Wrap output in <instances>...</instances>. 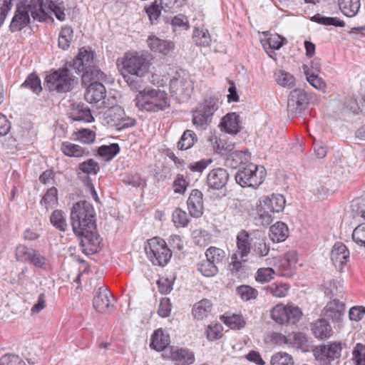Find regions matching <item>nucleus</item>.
<instances>
[{
    "label": "nucleus",
    "mask_w": 365,
    "mask_h": 365,
    "mask_svg": "<svg viewBox=\"0 0 365 365\" xmlns=\"http://www.w3.org/2000/svg\"><path fill=\"white\" fill-rule=\"evenodd\" d=\"M70 220L74 234L81 237L83 252L97 253L101 249V238L97 232L93 207H72Z\"/></svg>",
    "instance_id": "obj_1"
},
{
    "label": "nucleus",
    "mask_w": 365,
    "mask_h": 365,
    "mask_svg": "<svg viewBox=\"0 0 365 365\" xmlns=\"http://www.w3.org/2000/svg\"><path fill=\"white\" fill-rule=\"evenodd\" d=\"M135 106L141 110L158 112L170 107L168 95L164 91L144 88L136 95Z\"/></svg>",
    "instance_id": "obj_2"
},
{
    "label": "nucleus",
    "mask_w": 365,
    "mask_h": 365,
    "mask_svg": "<svg viewBox=\"0 0 365 365\" xmlns=\"http://www.w3.org/2000/svg\"><path fill=\"white\" fill-rule=\"evenodd\" d=\"M76 78L65 63L61 68L51 70L44 78V86L50 92L66 93L72 91Z\"/></svg>",
    "instance_id": "obj_3"
},
{
    "label": "nucleus",
    "mask_w": 365,
    "mask_h": 365,
    "mask_svg": "<svg viewBox=\"0 0 365 365\" xmlns=\"http://www.w3.org/2000/svg\"><path fill=\"white\" fill-rule=\"evenodd\" d=\"M220 95L206 96L192 111V123L199 130H205L211 123L214 113L218 110L221 101Z\"/></svg>",
    "instance_id": "obj_4"
},
{
    "label": "nucleus",
    "mask_w": 365,
    "mask_h": 365,
    "mask_svg": "<svg viewBox=\"0 0 365 365\" xmlns=\"http://www.w3.org/2000/svg\"><path fill=\"white\" fill-rule=\"evenodd\" d=\"M144 249L147 257L155 265L165 266L172 256L165 240L158 237L148 240Z\"/></svg>",
    "instance_id": "obj_5"
},
{
    "label": "nucleus",
    "mask_w": 365,
    "mask_h": 365,
    "mask_svg": "<svg viewBox=\"0 0 365 365\" xmlns=\"http://www.w3.org/2000/svg\"><path fill=\"white\" fill-rule=\"evenodd\" d=\"M193 86L189 74L182 69L177 70L170 81V91L178 101H185L190 96Z\"/></svg>",
    "instance_id": "obj_6"
},
{
    "label": "nucleus",
    "mask_w": 365,
    "mask_h": 365,
    "mask_svg": "<svg viewBox=\"0 0 365 365\" xmlns=\"http://www.w3.org/2000/svg\"><path fill=\"white\" fill-rule=\"evenodd\" d=\"M302 312L295 306L277 304L271 310V317L279 324H295L301 319Z\"/></svg>",
    "instance_id": "obj_7"
},
{
    "label": "nucleus",
    "mask_w": 365,
    "mask_h": 365,
    "mask_svg": "<svg viewBox=\"0 0 365 365\" xmlns=\"http://www.w3.org/2000/svg\"><path fill=\"white\" fill-rule=\"evenodd\" d=\"M123 68L129 74L145 76L150 66V60L144 55H132L126 53L123 58Z\"/></svg>",
    "instance_id": "obj_8"
},
{
    "label": "nucleus",
    "mask_w": 365,
    "mask_h": 365,
    "mask_svg": "<svg viewBox=\"0 0 365 365\" xmlns=\"http://www.w3.org/2000/svg\"><path fill=\"white\" fill-rule=\"evenodd\" d=\"M309 98L303 89L292 90L288 97L287 112L292 117L300 115L308 107Z\"/></svg>",
    "instance_id": "obj_9"
},
{
    "label": "nucleus",
    "mask_w": 365,
    "mask_h": 365,
    "mask_svg": "<svg viewBox=\"0 0 365 365\" xmlns=\"http://www.w3.org/2000/svg\"><path fill=\"white\" fill-rule=\"evenodd\" d=\"M66 66L75 70L76 73L80 74L85 70L95 65L94 53L85 47L79 48L78 54L73 58L66 61Z\"/></svg>",
    "instance_id": "obj_10"
},
{
    "label": "nucleus",
    "mask_w": 365,
    "mask_h": 365,
    "mask_svg": "<svg viewBox=\"0 0 365 365\" xmlns=\"http://www.w3.org/2000/svg\"><path fill=\"white\" fill-rule=\"evenodd\" d=\"M258 167L253 163H249L242 167L235 174L236 182L242 187H253L256 189L262 182V178L257 175Z\"/></svg>",
    "instance_id": "obj_11"
},
{
    "label": "nucleus",
    "mask_w": 365,
    "mask_h": 365,
    "mask_svg": "<svg viewBox=\"0 0 365 365\" xmlns=\"http://www.w3.org/2000/svg\"><path fill=\"white\" fill-rule=\"evenodd\" d=\"M26 6L27 0H19L16 3L14 14L9 24V31L11 33L21 31L31 24V16Z\"/></svg>",
    "instance_id": "obj_12"
},
{
    "label": "nucleus",
    "mask_w": 365,
    "mask_h": 365,
    "mask_svg": "<svg viewBox=\"0 0 365 365\" xmlns=\"http://www.w3.org/2000/svg\"><path fill=\"white\" fill-rule=\"evenodd\" d=\"M341 351L340 342H331L327 345H320L313 349V354L316 359L329 363L334 359L339 358Z\"/></svg>",
    "instance_id": "obj_13"
},
{
    "label": "nucleus",
    "mask_w": 365,
    "mask_h": 365,
    "mask_svg": "<svg viewBox=\"0 0 365 365\" xmlns=\"http://www.w3.org/2000/svg\"><path fill=\"white\" fill-rule=\"evenodd\" d=\"M43 0H27L26 9L31 17L38 22H46L53 19L51 13L46 10Z\"/></svg>",
    "instance_id": "obj_14"
},
{
    "label": "nucleus",
    "mask_w": 365,
    "mask_h": 365,
    "mask_svg": "<svg viewBox=\"0 0 365 365\" xmlns=\"http://www.w3.org/2000/svg\"><path fill=\"white\" fill-rule=\"evenodd\" d=\"M148 46L151 51L163 56H169L175 50V43L170 40L162 39L150 35L147 39Z\"/></svg>",
    "instance_id": "obj_15"
},
{
    "label": "nucleus",
    "mask_w": 365,
    "mask_h": 365,
    "mask_svg": "<svg viewBox=\"0 0 365 365\" xmlns=\"http://www.w3.org/2000/svg\"><path fill=\"white\" fill-rule=\"evenodd\" d=\"M113 297L110 292L105 286H101L98 289L93 300V307L99 312L106 313L109 310L110 307L113 306Z\"/></svg>",
    "instance_id": "obj_16"
},
{
    "label": "nucleus",
    "mask_w": 365,
    "mask_h": 365,
    "mask_svg": "<svg viewBox=\"0 0 365 365\" xmlns=\"http://www.w3.org/2000/svg\"><path fill=\"white\" fill-rule=\"evenodd\" d=\"M297 261V252L292 250L278 258L274 264L279 275L289 277L292 275V269Z\"/></svg>",
    "instance_id": "obj_17"
},
{
    "label": "nucleus",
    "mask_w": 365,
    "mask_h": 365,
    "mask_svg": "<svg viewBox=\"0 0 365 365\" xmlns=\"http://www.w3.org/2000/svg\"><path fill=\"white\" fill-rule=\"evenodd\" d=\"M229 173L227 170L221 168H215L210 171L207 176V185L213 190H221L227 183Z\"/></svg>",
    "instance_id": "obj_18"
},
{
    "label": "nucleus",
    "mask_w": 365,
    "mask_h": 365,
    "mask_svg": "<svg viewBox=\"0 0 365 365\" xmlns=\"http://www.w3.org/2000/svg\"><path fill=\"white\" fill-rule=\"evenodd\" d=\"M69 115V117L75 121L91 123L94 120L91 109L81 101H73L71 103Z\"/></svg>",
    "instance_id": "obj_19"
},
{
    "label": "nucleus",
    "mask_w": 365,
    "mask_h": 365,
    "mask_svg": "<svg viewBox=\"0 0 365 365\" xmlns=\"http://www.w3.org/2000/svg\"><path fill=\"white\" fill-rule=\"evenodd\" d=\"M86 86L84 97L89 103H98L105 98L106 90L102 82H91Z\"/></svg>",
    "instance_id": "obj_20"
},
{
    "label": "nucleus",
    "mask_w": 365,
    "mask_h": 365,
    "mask_svg": "<svg viewBox=\"0 0 365 365\" xmlns=\"http://www.w3.org/2000/svg\"><path fill=\"white\" fill-rule=\"evenodd\" d=\"M251 155L247 150L244 151L235 150L225 159V165L235 169L240 165H247L250 163Z\"/></svg>",
    "instance_id": "obj_21"
},
{
    "label": "nucleus",
    "mask_w": 365,
    "mask_h": 365,
    "mask_svg": "<svg viewBox=\"0 0 365 365\" xmlns=\"http://www.w3.org/2000/svg\"><path fill=\"white\" fill-rule=\"evenodd\" d=\"M349 257V251L342 242H336L331 252V259L336 267H342Z\"/></svg>",
    "instance_id": "obj_22"
},
{
    "label": "nucleus",
    "mask_w": 365,
    "mask_h": 365,
    "mask_svg": "<svg viewBox=\"0 0 365 365\" xmlns=\"http://www.w3.org/2000/svg\"><path fill=\"white\" fill-rule=\"evenodd\" d=\"M263 34L265 38L260 41L264 50H279L287 43L286 38L277 34H269L268 31Z\"/></svg>",
    "instance_id": "obj_23"
},
{
    "label": "nucleus",
    "mask_w": 365,
    "mask_h": 365,
    "mask_svg": "<svg viewBox=\"0 0 365 365\" xmlns=\"http://www.w3.org/2000/svg\"><path fill=\"white\" fill-rule=\"evenodd\" d=\"M345 310V305L337 299L329 302L324 309V316L333 322H339Z\"/></svg>",
    "instance_id": "obj_24"
},
{
    "label": "nucleus",
    "mask_w": 365,
    "mask_h": 365,
    "mask_svg": "<svg viewBox=\"0 0 365 365\" xmlns=\"http://www.w3.org/2000/svg\"><path fill=\"white\" fill-rule=\"evenodd\" d=\"M106 78V75L96 65L82 72L81 83L83 86L91 82H101Z\"/></svg>",
    "instance_id": "obj_25"
},
{
    "label": "nucleus",
    "mask_w": 365,
    "mask_h": 365,
    "mask_svg": "<svg viewBox=\"0 0 365 365\" xmlns=\"http://www.w3.org/2000/svg\"><path fill=\"white\" fill-rule=\"evenodd\" d=\"M222 130L230 134H237L240 132V116L235 113H227L220 123Z\"/></svg>",
    "instance_id": "obj_26"
},
{
    "label": "nucleus",
    "mask_w": 365,
    "mask_h": 365,
    "mask_svg": "<svg viewBox=\"0 0 365 365\" xmlns=\"http://www.w3.org/2000/svg\"><path fill=\"white\" fill-rule=\"evenodd\" d=\"M312 331L315 337L320 339L329 338L333 332L331 325L324 319H318L312 324Z\"/></svg>",
    "instance_id": "obj_27"
},
{
    "label": "nucleus",
    "mask_w": 365,
    "mask_h": 365,
    "mask_svg": "<svg viewBox=\"0 0 365 365\" xmlns=\"http://www.w3.org/2000/svg\"><path fill=\"white\" fill-rule=\"evenodd\" d=\"M288 232L287 225L282 222H277L270 227L269 237L273 242H280L287 238Z\"/></svg>",
    "instance_id": "obj_28"
},
{
    "label": "nucleus",
    "mask_w": 365,
    "mask_h": 365,
    "mask_svg": "<svg viewBox=\"0 0 365 365\" xmlns=\"http://www.w3.org/2000/svg\"><path fill=\"white\" fill-rule=\"evenodd\" d=\"M253 240L254 238L250 237V234L245 230L240 231L237 235V245L242 257L247 256L250 252Z\"/></svg>",
    "instance_id": "obj_29"
},
{
    "label": "nucleus",
    "mask_w": 365,
    "mask_h": 365,
    "mask_svg": "<svg viewBox=\"0 0 365 365\" xmlns=\"http://www.w3.org/2000/svg\"><path fill=\"white\" fill-rule=\"evenodd\" d=\"M255 241L252 242V250L255 255L259 257L267 256L269 252V246L265 242V237L262 232H255Z\"/></svg>",
    "instance_id": "obj_30"
},
{
    "label": "nucleus",
    "mask_w": 365,
    "mask_h": 365,
    "mask_svg": "<svg viewBox=\"0 0 365 365\" xmlns=\"http://www.w3.org/2000/svg\"><path fill=\"white\" fill-rule=\"evenodd\" d=\"M61 150L63 153L68 157L81 158L83 155H88L89 152L81 146L73 144L68 141L61 143Z\"/></svg>",
    "instance_id": "obj_31"
},
{
    "label": "nucleus",
    "mask_w": 365,
    "mask_h": 365,
    "mask_svg": "<svg viewBox=\"0 0 365 365\" xmlns=\"http://www.w3.org/2000/svg\"><path fill=\"white\" fill-rule=\"evenodd\" d=\"M250 215H254L255 223L257 226H267L272 222V217L270 212L263 207H256L252 209Z\"/></svg>",
    "instance_id": "obj_32"
},
{
    "label": "nucleus",
    "mask_w": 365,
    "mask_h": 365,
    "mask_svg": "<svg viewBox=\"0 0 365 365\" xmlns=\"http://www.w3.org/2000/svg\"><path fill=\"white\" fill-rule=\"evenodd\" d=\"M20 88L29 89L37 96H39L43 91L41 81L36 73L29 74Z\"/></svg>",
    "instance_id": "obj_33"
},
{
    "label": "nucleus",
    "mask_w": 365,
    "mask_h": 365,
    "mask_svg": "<svg viewBox=\"0 0 365 365\" xmlns=\"http://www.w3.org/2000/svg\"><path fill=\"white\" fill-rule=\"evenodd\" d=\"M170 344V337L168 334L163 332L161 329L155 331L151 338L150 346L157 350L163 351Z\"/></svg>",
    "instance_id": "obj_34"
},
{
    "label": "nucleus",
    "mask_w": 365,
    "mask_h": 365,
    "mask_svg": "<svg viewBox=\"0 0 365 365\" xmlns=\"http://www.w3.org/2000/svg\"><path fill=\"white\" fill-rule=\"evenodd\" d=\"M176 365H190L195 361L194 354L187 349H180L171 354Z\"/></svg>",
    "instance_id": "obj_35"
},
{
    "label": "nucleus",
    "mask_w": 365,
    "mask_h": 365,
    "mask_svg": "<svg viewBox=\"0 0 365 365\" xmlns=\"http://www.w3.org/2000/svg\"><path fill=\"white\" fill-rule=\"evenodd\" d=\"M341 11L347 17H353L358 13L361 4L360 0H338Z\"/></svg>",
    "instance_id": "obj_36"
},
{
    "label": "nucleus",
    "mask_w": 365,
    "mask_h": 365,
    "mask_svg": "<svg viewBox=\"0 0 365 365\" xmlns=\"http://www.w3.org/2000/svg\"><path fill=\"white\" fill-rule=\"evenodd\" d=\"M205 255L206 258L218 268L225 263L227 259L225 252L216 247H210L205 251Z\"/></svg>",
    "instance_id": "obj_37"
},
{
    "label": "nucleus",
    "mask_w": 365,
    "mask_h": 365,
    "mask_svg": "<svg viewBox=\"0 0 365 365\" xmlns=\"http://www.w3.org/2000/svg\"><path fill=\"white\" fill-rule=\"evenodd\" d=\"M212 311V304L210 300L204 299L195 303L192 307V313L197 319L207 317Z\"/></svg>",
    "instance_id": "obj_38"
},
{
    "label": "nucleus",
    "mask_w": 365,
    "mask_h": 365,
    "mask_svg": "<svg viewBox=\"0 0 365 365\" xmlns=\"http://www.w3.org/2000/svg\"><path fill=\"white\" fill-rule=\"evenodd\" d=\"M73 36V30L71 26L66 25L61 27L58 39V46L63 51L69 48Z\"/></svg>",
    "instance_id": "obj_39"
},
{
    "label": "nucleus",
    "mask_w": 365,
    "mask_h": 365,
    "mask_svg": "<svg viewBox=\"0 0 365 365\" xmlns=\"http://www.w3.org/2000/svg\"><path fill=\"white\" fill-rule=\"evenodd\" d=\"M197 141V135L191 130H186L180 137L177 147L180 150H186L192 148Z\"/></svg>",
    "instance_id": "obj_40"
},
{
    "label": "nucleus",
    "mask_w": 365,
    "mask_h": 365,
    "mask_svg": "<svg viewBox=\"0 0 365 365\" xmlns=\"http://www.w3.org/2000/svg\"><path fill=\"white\" fill-rule=\"evenodd\" d=\"M285 197L279 193H272L268 195H263L259 199L258 205H290L286 204Z\"/></svg>",
    "instance_id": "obj_41"
},
{
    "label": "nucleus",
    "mask_w": 365,
    "mask_h": 365,
    "mask_svg": "<svg viewBox=\"0 0 365 365\" xmlns=\"http://www.w3.org/2000/svg\"><path fill=\"white\" fill-rule=\"evenodd\" d=\"M47 8L53 13L56 18L61 21L66 19L64 2L61 0H46Z\"/></svg>",
    "instance_id": "obj_42"
},
{
    "label": "nucleus",
    "mask_w": 365,
    "mask_h": 365,
    "mask_svg": "<svg viewBox=\"0 0 365 365\" xmlns=\"http://www.w3.org/2000/svg\"><path fill=\"white\" fill-rule=\"evenodd\" d=\"M293 346L306 352L309 351V344L307 336L302 332L290 334V344Z\"/></svg>",
    "instance_id": "obj_43"
},
{
    "label": "nucleus",
    "mask_w": 365,
    "mask_h": 365,
    "mask_svg": "<svg viewBox=\"0 0 365 365\" xmlns=\"http://www.w3.org/2000/svg\"><path fill=\"white\" fill-rule=\"evenodd\" d=\"M311 21L325 26H334L336 27L345 26V22L338 17H328L320 14H317L312 16Z\"/></svg>",
    "instance_id": "obj_44"
},
{
    "label": "nucleus",
    "mask_w": 365,
    "mask_h": 365,
    "mask_svg": "<svg viewBox=\"0 0 365 365\" xmlns=\"http://www.w3.org/2000/svg\"><path fill=\"white\" fill-rule=\"evenodd\" d=\"M29 263L44 271H48L51 269V263L49 259L45 256L42 255L38 250L35 249L32 253Z\"/></svg>",
    "instance_id": "obj_45"
},
{
    "label": "nucleus",
    "mask_w": 365,
    "mask_h": 365,
    "mask_svg": "<svg viewBox=\"0 0 365 365\" xmlns=\"http://www.w3.org/2000/svg\"><path fill=\"white\" fill-rule=\"evenodd\" d=\"M275 81L277 84L284 88H292L295 86V78L291 73L279 70L274 73Z\"/></svg>",
    "instance_id": "obj_46"
},
{
    "label": "nucleus",
    "mask_w": 365,
    "mask_h": 365,
    "mask_svg": "<svg viewBox=\"0 0 365 365\" xmlns=\"http://www.w3.org/2000/svg\"><path fill=\"white\" fill-rule=\"evenodd\" d=\"M120 150L118 143H111L108 145H103L98 147L97 150L98 154L108 161L113 159Z\"/></svg>",
    "instance_id": "obj_47"
},
{
    "label": "nucleus",
    "mask_w": 365,
    "mask_h": 365,
    "mask_svg": "<svg viewBox=\"0 0 365 365\" xmlns=\"http://www.w3.org/2000/svg\"><path fill=\"white\" fill-rule=\"evenodd\" d=\"M50 222L52 225L61 232H66L68 228L65 214L59 210H54L51 217Z\"/></svg>",
    "instance_id": "obj_48"
},
{
    "label": "nucleus",
    "mask_w": 365,
    "mask_h": 365,
    "mask_svg": "<svg viewBox=\"0 0 365 365\" xmlns=\"http://www.w3.org/2000/svg\"><path fill=\"white\" fill-rule=\"evenodd\" d=\"M192 39L196 45L200 46H208L211 42V37L207 29H195Z\"/></svg>",
    "instance_id": "obj_49"
},
{
    "label": "nucleus",
    "mask_w": 365,
    "mask_h": 365,
    "mask_svg": "<svg viewBox=\"0 0 365 365\" xmlns=\"http://www.w3.org/2000/svg\"><path fill=\"white\" fill-rule=\"evenodd\" d=\"M302 69L307 80L314 88L321 89L324 87L325 83L323 79L319 78L317 73H311L310 68L307 65L304 64Z\"/></svg>",
    "instance_id": "obj_50"
},
{
    "label": "nucleus",
    "mask_w": 365,
    "mask_h": 365,
    "mask_svg": "<svg viewBox=\"0 0 365 365\" xmlns=\"http://www.w3.org/2000/svg\"><path fill=\"white\" fill-rule=\"evenodd\" d=\"M197 270L205 277H213L219 271V268L207 258L197 264Z\"/></svg>",
    "instance_id": "obj_51"
},
{
    "label": "nucleus",
    "mask_w": 365,
    "mask_h": 365,
    "mask_svg": "<svg viewBox=\"0 0 365 365\" xmlns=\"http://www.w3.org/2000/svg\"><path fill=\"white\" fill-rule=\"evenodd\" d=\"M173 221L177 227H185L190 221L189 215L186 209L178 207L173 212Z\"/></svg>",
    "instance_id": "obj_52"
},
{
    "label": "nucleus",
    "mask_w": 365,
    "mask_h": 365,
    "mask_svg": "<svg viewBox=\"0 0 365 365\" xmlns=\"http://www.w3.org/2000/svg\"><path fill=\"white\" fill-rule=\"evenodd\" d=\"M237 294L243 301L255 299L257 297L258 291L249 285H240L236 289Z\"/></svg>",
    "instance_id": "obj_53"
},
{
    "label": "nucleus",
    "mask_w": 365,
    "mask_h": 365,
    "mask_svg": "<svg viewBox=\"0 0 365 365\" xmlns=\"http://www.w3.org/2000/svg\"><path fill=\"white\" fill-rule=\"evenodd\" d=\"M193 240L196 245L204 247L212 240V235L206 230H200L193 232Z\"/></svg>",
    "instance_id": "obj_54"
},
{
    "label": "nucleus",
    "mask_w": 365,
    "mask_h": 365,
    "mask_svg": "<svg viewBox=\"0 0 365 365\" xmlns=\"http://www.w3.org/2000/svg\"><path fill=\"white\" fill-rule=\"evenodd\" d=\"M221 319L226 325L232 329H240L245 325V321L240 315L222 316Z\"/></svg>",
    "instance_id": "obj_55"
},
{
    "label": "nucleus",
    "mask_w": 365,
    "mask_h": 365,
    "mask_svg": "<svg viewBox=\"0 0 365 365\" xmlns=\"http://www.w3.org/2000/svg\"><path fill=\"white\" fill-rule=\"evenodd\" d=\"M270 363L272 365H294V359L290 354L280 351L272 356Z\"/></svg>",
    "instance_id": "obj_56"
},
{
    "label": "nucleus",
    "mask_w": 365,
    "mask_h": 365,
    "mask_svg": "<svg viewBox=\"0 0 365 365\" xmlns=\"http://www.w3.org/2000/svg\"><path fill=\"white\" fill-rule=\"evenodd\" d=\"M235 146V143L232 141L220 140V141L217 143L215 152L223 157L224 159H225L227 155L234 152L233 150Z\"/></svg>",
    "instance_id": "obj_57"
},
{
    "label": "nucleus",
    "mask_w": 365,
    "mask_h": 365,
    "mask_svg": "<svg viewBox=\"0 0 365 365\" xmlns=\"http://www.w3.org/2000/svg\"><path fill=\"white\" fill-rule=\"evenodd\" d=\"M78 169L87 175H96L100 170L98 163L93 159H88L78 165Z\"/></svg>",
    "instance_id": "obj_58"
},
{
    "label": "nucleus",
    "mask_w": 365,
    "mask_h": 365,
    "mask_svg": "<svg viewBox=\"0 0 365 365\" xmlns=\"http://www.w3.org/2000/svg\"><path fill=\"white\" fill-rule=\"evenodd\" d=\"M34 250V249L27 247L25 245H20L17 246L15 250L16 260L29 262Z\"/></svg>",
    "instance_id": "obj_59"
},
{
    "label": "nucleus",
    "mask_w": 365,
    "mask_h": 365,
    "mask_svg": "<svg viewBox=\"0 0 365 365\" xmlns=\"http://www.w3.org/2000/svg\"><path fill=\"white\" fill-rule=\"evenodd\" d=\"M267 290L276 297H284L288 292L289 286L285 283H274L268 286Z\"/></svg>",
    "instance_id": "obj_60"
},
{
    "label": "nucleus",
    "mask_w": 365,
    "mask_h": 365,
    "mask_svg": "<svg viewBox=\"0 0 365 365\" xmlns=\"http://www.w3.org/2000/svg\"><path fill=\"white\" fill-rule=\"evenodd\" d=\"M161 6L157 4V1L153 2L148 7L145 8L152 24H156L161 14Z\"/></svg>",
    "instance_id": "obj_61"
},
{
    "label": "nucleus",
    "mask_w": 365,
    "mask_h": 365,
    "mask_svg": "<svg viewBox=\"0 0 365 365\" xmlns=\"http://www.w3.org/2000/svg\"><path fill=\"white\" fill-rule=\"evenodd\" d=\"M75 135L78 140L85 144H91L93 143L96 139L95 132L88 128L81 129L75 133Z\"/></svg>",
    "instance_id": "obj_62"
},
{
    "label": "nucleus",
    "mask_w": 365,
    "mask_h": 365,
    "mask_svg": "<svg viewBox=\"0 0 365 365\" xmlns=\"http://www.w3.org/2000/svg\"><path fill=\"white\" fill-rule=\"evenodd\" d=\"M356 365H365V344L357 343L352 352Z\"/></svg>",
    "instance_id": "obj_63"
},
{
    "label": "nucleus",
    "mask_w": 365,
    "mask_h": 365,
    "mask_svg": "<svg viewBox=\"0 0 365 365\" xmlns=\"http://www.w3.org/2000/svg\"><path fill=\"white\" fill-rule=\"evenodd\" d=\"M352 239L357 245L365 247V223L355 227L352 233Z\"/></svg>",
    "instance_id": "obj_64"
}]
</instances>
